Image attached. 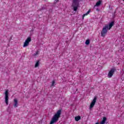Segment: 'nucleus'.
<instances>
[{
	"mask_svg": "<svg viewBox=\"0 0 124 124\" xmlns=\"http://www.w3.org/2000/svg\"><path fill=\"white\" fill-rule=\"evenodd\" d=\"M114 21H112L109 24V25H107L105 27H104L101 32V36H103V37H105V35L107 34L108 30H111V28L114 26Z\"/></svg>",
	"mask_w": 124,
	"mask_h": 124,
	"instance_id": "1",
	"label": "nucleus"
},
{
	"mask_svg": "<svg viewBox=\"0 0 124 124\" xmlns=\"http://www.w3.org/2000/svg\"><path fill=\"white\" fill-rule=\"evenodd\" d=\"M61 115H62V109H59L52 117L50 124H56L59 121V119L61 118Z\"/></svg>",
	"mask_w": 124,
	"mask_h": 124,
	"instance_id": "2",
	"label": "nucleus"
},
{
	"mask_svg": "<svg viewBox=\"0 0 124 124\" xmlns=\"http://www.w3.org/2000/svg\"><path fill=\"white\" fill-rule=\"evenodd\" d=\"M72 6L74 8V11H77L79 7V0H73Z\"/></svg>",
	"mask_w": 124,
	"mask_h": 124,
	"instance_id": "3",
	"label": "nucleus"
},
{
	"mask_svg": "<svg viewBox=\"0 0 124 124\" xmlns=\"http://www.w3.org/2000/svg\"><path fill=\"white\" fill-rule=\"evenodd\" d=\"M5 94V102L6 105H8V100L9 99V97L8 96V90H6L4 93Z\"/></svg>",
	"mask_w": 124,
	"mask_h": 124,
	"instance_id": "4",
	"label": "nucleus"
},
{
	"mask_svg": "<svg viewBox=\"0 0 124 124\" xmlns=\"http://www.w3.org/2000/svg\"><path fill=\"white\" fill-rule=\"evenodd\" d=\"M31 41V38L29 37L27 38V39L25 40V42L24 43L23 47H27V46H29V44H30V42Z\"/></svg>",
	"mask_w": 124,
	"mask_h": 124,
	"instance_id": "5",
	"label": "nucleus"
},
{
	"mask_svg": "<svg viewBox=\"0 0 124 124\" xmlns=\"http://www.w3.org/2000/svg\"><path fill=\"white\" fill-rule=\"evenodd\" d=\"M115 71H116V69L114 68L111 69L108 72V78H111L112 76H113L114 73H115Z\"/></svg>",
	"mask_w": 124,
	"mask_h": 124,
	"instance_id": "6",
	"label": "nucleus"
},
{
	"mask_svg": "<svg viewBox=\"0 0 124 124\" xmlns=\"http://www.w3.org/2000/svg\"><path fill=\"white\" fill-rule=\"evenodd\" d=\"M96 99H97V98L96 96H95L90 104V109H92V108L94 106L96 102Z\"/></svg>",
	"mask_w": 124,
	"mask_h": 124,
	"instance_id": "7",
	"label": "nucleus"
},
{
	"mask_svg": "<svg viewBox=\"0 0 124 124\" xmlns=\"http://www.w3.org/2000/svg\"><path fill=\"white\" fill-rule=\"evenodd\" d=\"M14 106L15 108H17L18 107V100L16 98L14 99Z\"/></svg>",
	"mask_w": 124,
	"mask_h": 124,
	"instance_id": "8",
	"label": "nucleus"
},
{
	"mask_svg": "<svg viewBox=\"0 0 124 124\" xmlns=\"http://www.w3.org/2000/svg\"><path fill=\"white\" fill-rule=\"evenodd\" d=\"M90 12H91V10H88V11L87 12V13H86L83 15L82 19H84L85 16H87V15H89V14H90Z\"/></svg>",
	"mask_w": 124,
	"mask_h": 124,
	"instance_id": "9",
	"label": "nucleus"
},
{
	"mask_svg": "<svg viewBox=\"0 0 124 124\" xmlns=\"http://www.w3.org/2000/svg\"><path fill=\"white\" fill-rule=\"evenodd\" d=\"M101 4V1L100 0H99L96 3V4L94 5V7H95V6H97V7L100 6Z\"/></svg>",
	"mask_w": 124,
	"mask_h": 124,
	"instance_id": "10",
	"label": "nucleus"
},
{
	"mask_svg": "<svg viewBox=\"0 0 124 124\" xmlns=\"http://www.w3.org/2000/svg\"><path fill=\"white\" fill-rule=\"evenodd\" d=\"M75 120L76 121V122H78L79 120H81V117L77 116L75 118Z\"/></svg>",
	"mask_w": 124,
	"mask_h": 124,
	"instance_id": "11",
	"label": "nucleus"
},
{
	"mask_svg": "<svg viewBox=\"0 0 124 124\" xmlns=\"http://www.w3.org/2000/svg\"><path fill=\"white\" fill-rule=\"evenodd\" d=\"M39 66V61H37L35 64V67H38Z\"/></svg>",
	"mask_w": 124,
	"mask_h": 124,
	"instance_id": "12",
	"label": "nucleus"
},
{
	"mask_svg": "<svg viewBox=\"0 0 124 124\" xmlns=\"http://www.w3.org/2000/svg\"><path fill=\"white\" fill-rule=\"evenodd\" d=\"M85 44L86 45H89V44H90V40H89V39L86 40V41L85 42Z\"/></svg>",
	"mask_w": 124,
	"mask_h": 124,
	"instance_id": "13",
	"label": "nucleus"
},
{
	"mask_svg": "<svg viewBox=\"0 0 124 124\" xmlns=\"http://www.w3.org/2000/svg\"><path fill=\"white\" fill-rule=\"evenodd\" d=\"M55 80H53L52 83L51 85V87H53V86H55Z\"/></svg>",
	"mask_w": 124,
	"mask_h": 124,
	"instance_id": "14",
	"label": "nucleus"
},
{
	"mask_svg": "<svg viewBox=\"0 0 124 124\" xmlns=\"http://www.w3.org/2000/svg\"><path fill=\"white\" fill-rule=\"evenodd\" d=\"M39 52V51H37L35 53H34V54H33V56H37V55H38V52Z\"/></svg>",
	"mask_w": 124,
	"mask_h": 124,
	"instance_id": "15",
	"label": "nucleus"
},
{
	"mask_svg": "<svg viewBox=\"0 0 124 124\" xmlns=\"http://www.w3.org/2000/svg\"><path fill=\"white\" fill-rule=\"evenodd\" d=\"M44 9H45V7H42V10H44Z\"/></svg>",
	"mask_w": 124,
	"mask_h": 124,
	"instance_id": "16",
	"label": "nucleus"
},
{
	"mask_svg": "<svg viewBox=\"0 0 124 124\" xmlns=\"http://www.w3.org/2000/svg\"><path fill=\"white\" fill-rule=\"evenodd\" d=\"M58 1H59V0H55V2H58Z\"/></svg>",
	"mask_w": 124,
	"mask_h": 124,
	"instance_id": "17",
	"label": "nucleus"
},
{
	"mask_svg": "<svg viewBox=\"0 0 124 124\" xmlns=\"http://www.w3.org/2000/svg\"><path fill=\"white\" fill-rule=\"evenodd\" d=\"M77 91H78V89H76V92H77Z\"/></svg>",
	"mask_w": 124,
	"mask_h": 124,
	"instance_id": "18",
	"label": "nucleus"
},
{
	"mask_svg": "<svg viewBox=\"0 0 124 124\" xmlns=\"http://www.w3.org/2000/svg\"><path fill=\"white\" fill-rule=\"evenodd\" d=\"M97 10H98V9H97Z\"/></svg>",
	"mask_w": 124,
	"mask_h": 124,
	"instance_id": "19",
	"label": "nucleus"
}]
</instances>
